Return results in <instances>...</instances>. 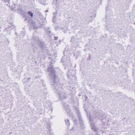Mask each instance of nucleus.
Returning a JSON list of instances; mask_svg holds the SVG:
<instances>
[{
	"instance_id": "29",
	"label": "nucleus",
	"mask_w": 135,
	"mask_h": 135,
	"mask_svg": "<svg viewBox=\"0 0 135 135\" xmlns=\"http://www.w3.org/2000/svg\"><path fill=\"white\" fill-rule=\"evenodd\" d=\"M49 58H50V59H51V56H50V57H49Z\"/></svg>"
},
{
	"instance_id": "7",
	"label": "nucleus",
	"mask_w": 135,
	"mask_h": 135,
	"mask_svg": "<svg viewBox=\"0 0 135 135\" xmlns=\"http://www.w3.org/2000/svg\"><path fill=\"white\" fill-rule=\"evenodd\" d=\"M63 109L65 110V112H66L68 114L70 113V110L69 106L66 104H64L63 105Z\"/></svg>"
},
{
	"instance_id": "28",
	"label": "nucleus",
	"mask_w": 135,
	"mask_h": 135,
	"mask_svg": "<svg viewBox=\"0 0 135 135\" xmlns=\"http://www.w3.org/2000/svg\"><path fill=\"white\" fill-rule=\"evenodd\" d=\"M48 12V10H47L46 11V12Z\"/></svg>"
},
{
	"instance_id": "17",
	"label": "nucleus",
	"mask_w": 135,
	"mask_h": 135,
	"mask_svg": "<svg viewBox=\"0 0 135 135\" xmlns=\"http://www.w3.org/2000/svg\"><path fill=\"white\" fill-rule=\"evenodd\" d=\"M75 37L74 36H73L71 37V42H73L74 41V40Z\"/></svg>"
},
{
	"instance_id": "36",
	"label": "nucleus",
	"mask_w": 135,
	"mask_h": 135,
	"mask_svg": "<svg viewBox=\"0 0 135 135\" xmlns=\"http://www.w3.org/2000/svg\"><path fill=\"white\" fill-rule=\"evenodd\" d=\"M12 10H13V9H12Z\"/></svg>"
},
{
	"instance_id": "32",
	"label": "nucleus",
	"mask_w": 135,
	"mask_h": 135,
	"mask_svg": "<svg viewBox=\"0 0 135 135\" xmlns=\"http://www.w3.org/2000/svg\"><path fill=\"white\" fill-rule=\"evenodd\" d=\"M26 20H27V19H26H26H25V21H26Z\"/></svg>"
},
{
	"instance_id": "22",
	"label": "nucleus",
	"mask_w": 135,
	"mask_h": 135,
	"mask_svg": "<svg viewBox=\"0 0 135 135\" xmlns=\"http://www.w3.org/2000/svg\"><path fill=\"white\" fill-rule=\"evenodd\" d=\"M54 39L55 40H56L58 39V37H57V36H54Z\"/></svg>"
},
{
	"instance_id": "3",
	"label": "nucleus",
	"mask_w": 135,
	"mask_h": 135,
	"mask_svg": "<svg viewBox=\"0 0 135 135\" xmlns=\"http://www.w3.org/2000/svg\"><path fill=\"white\" fill-rule=\"evenodd\" d=\"M32 40L33 41L34 43H37L38 46H40L42 49H45V45L43 42H42L40 40L38 37L36 36H33Z\"/></svg>"
},
{
	"instance_id": "19",
	"label": "nucleus",
	"mask_w": 135,
	"mask_h": 135,
	"mask_svg": "<svg viewBox=\"0 0 135 135\" xmlns=\"http://www.w3.org/2000/svg\"><path fill=\"white\" fill-rule=\"evenodd\" d=\"M3 1H4L5 2H8L9 3L10 0H2Z\"/></svg>"
},
{
	"instance_id": "18",
	"label": "nucleus",
	"mask_w": 135,
	"mask_h": 135,
	"mask_svg": "<svg viewBox=\"0 0 135 135\" xmlns=\"http://www.w3.org/2000/svg\"><path fill=\"white\" fill-rule=\"evenodd\" d=\"M56 18H53V19L52 20V22L54 23L56 22Z\"/></svg>"
},
{
	"instance_id": "8",
	"label": "nucleus",
	"mask_w": 135,
	"mask_h": 135,
	"mask_svg": "<svg viewBox=\"0 0 135 135\" xmlns=\"http://www.w3.org/2000/svg\"><path fill=\"white\" fill-rule=\"evenodd\" d=\"M41 93L43 95H45L47 93V89L45 88L44 89L42 90L41 91Z\"/></svg>"
},
{
	"instance_id": "34",
	"label": "nucleus",
	"mask_w": 135,
	"mask_h": 135,
	"mask_svg": "<svg viewBox=\"0 0 135 135\" xmlns=\"http://www.w3.org/2000/svg\"><path fill=\"white\" fill-rule=\"evenodd\" d=\"M90 55L89 56V57H90Z\"/></svg>"
},
{
	"instance_id": "26",
	"label": "nucleus",
	"mask_w": 135,
	"mask_h": 135,
	"mask_svg": "<svg viewBox=\"0 0 135 135\" xmlns=\"http://www.w3.org/2000/svg\"><path fill=\"white\" fill-rule=\"evenodd\" d=\"M78 132L79 133H80V131H79Z\"/></svg>"
},
{
	"instance_id": "14",
	"label": "nucleus",
	"mask_w": 135,
	"mask_h": 135,
	"mask_svg": "<svg viewBox=\"0 0 135 135\" xmlns=\"http://www.w3.org/2000/svg\"><path fill=\"white\" fill-rule=\"evenodd\" d=\"M57 13V11H56L54 13H53V18H56V15Z\"/></svg>"
},
{
	"instance_id": "31",
	"label": "nucleus",
	"mask_w": 135,
	"mask_h": 135,
	"mask_svg": "<svg viewBox=\"0 0 135 135\" xmlns=\"http://www.w3.org/2000/svg\"><path fill=\"white\" fill-rule=\"evenodd\" d=\"M107 17V15H106L105 17Z\"/></svg>"
},
{
	"instance_id": "2",
	"label": "nucleus",
	"mask_w": 135,
	"mask_h": 135,
	"mask_svg": "<svg viewBox=\"0 0 135 135\" xmlns=\"http://www.w3.org/2000/svg\"><path fill=\"white\" fill-rule=\"evenodd\" d=\"M102 115L101 114V113L99 112L98 110H93V111L92 113L91 114L89 115V120L90 121V126L91 129L95 132H97L98 129L96 127L94 123H92V118H95L100 119L101 118Z\"/></svg>"
},
{
	"instance_id": "12",
	"label": "nucleus",
	"mask_w": 135,
	"mask_h": 135,
	"mask_svg": "<svg viewBox=\"0 0 135 135\" xmlns=\"http://www.w3.org/2000/svg\"><path fill=\"white\" fill-rule=\"evenodd\" d=\"M20 35L21 37H23L25 35V34L24 32L23 31H21V32L20 33Z\"/></svg>"
},
{
	"instance_id": "11",
	"label": "nucleus",
	"mask_w": 135,
	"mask_h": 135,
	"mask_svg": "<svg viewBox=\"0 0 135 135\" xmlns=\"http://www.w3.org/2000/svg\"><path fill=\"white\" fill-rule=\"evenodd\" d=\"M65 120L66 125L67 126V127H69L70 125L69 120L68 119H65Z\"/></svg>"
},
{
	"instance_id": "23",
	"label": "nucleus",
	"mask_w": 135,
	"mask_h": 135,
	"mask_svg": "<svg viewBox=\"0 0 135 135\" xmlns=\"http://www.w3.org/2000/svg\"><path fill=\"white\" fill-rule=\"evenodd\" d=\"M49 133H50V134L49 135H53V133L51 132H50L49 131Z\"/></svg>"
},
{
	"instance_id": "25",
	"label": "nucleus",
	"mask_w": 135,
	"mask_h": 135,
	"mask_svg": "<svg viewBox=\"0 0 135 135\" xmlns=\"http://www.w3.org/2000/svg\"><path fill=\"white\" fill-rule=\"evenodd\" d=\"M98 132H97L95 133V134L96 135H98Z\"/></svg>"
},
{
	"instance_id": "6",
	"label": "nucleus",
	"mask_w": 135,
	"mask_h": 135,
	"mask_svg": "<svg viewBox=\"0 0 135 135\" xmlns=\"http://www.w3.org/2000/svg\"><path fill=\"white\" fill-rule=\"evenodd\" d=\"M67 51H64V52L63 53L64 56H62V60L61 61L63 63L64 62H65V63L69 62H70V57H67L65 55V52H67Z\"/></svg>"
},
{
	"instance_id": "10",
	"label": "nucleus",
	"mask_w": 135,
	"mask_h": 135,
	"mask_svg": "<svg viewBox=\"0 0 135 135\" xmlns=\"http://www.w3.org/2000/svg\"><path fill=\"white\" fill-rule=\"evenodd\" d=\"M106 26V28L108 30L110 31L113 27L112 25L109 24H107Z\"/></svg>"
},
{
	"instance_id": "33",
	"label": "nucleus",
	"mask_w": 135,
	"mask_h": 135,
	"mask_svg": "<svg viewBox=\"0 0 135 135\" xmlns=\"http://www.w3.org/2000/svg\"><path fill=\"white\" fill-rule=\"evenodd\" d=\"M57 5V3H56V6Z\"/></svg>"
},
{
	"instance_id": "4",
	"label": "nucleus",
	"mask_w": 135,
	"mask_h": 135,
	"mask_svg": "<svg viewBox=\"0 0 135 135\" xmlns=\"http://www.w3.org/2000/svg\"><path fill=\"white\" fill-rule=\"evenodd\" d=\"M27 21L28 23H29L30 26H33L34 28H38L41 26L45 25L46 22L45 20H44V22L42 23H41L40 22L38 23L31 19H29Z\"/></svg>"
},
{
	"instance_id": "5",
	"label": "nucleus",
	"mask_w": 135,
	"mask_h": 135,
	"mask_svg": "<svg viewBox=\"0 0 135 135\" xmlns=\"http://www.w3.org/2000/svg\"><path fill=\"white\" fill-rule=\"evenodd\" d=\"M75 110L77 116L79 118L80 122V126L81 127H83V120L82 116L81 114V113L79 109L77 108H75Z\"/></svg>"
},
{
	"instance_id": "20",
	"label": "nucleus",
	"mask_w": 135,
	"mask_h": 135,
	"mask_svg": "<svg viewBox=\"0 0 135 135\" xmlns=\"http://www.w3.org/2000/svg\"><path fill=\"white\" fill-rule=\"evenodd\" d=\"M47 33L48 34H50L51 33V31L50 30H47Z\"/></svg>"
},
{
	"instance_id": "16",
	"label": "nucleus",
	"mask_w": 135,
	"mask_h": 135,
	"mask_svg": "<svg viewBox=\"0 0 135 135\" xmlns=\"http://www.w3.org/2000/svg\"><path fill=\"white\" fill-rule=\"evenodd\" d=\"M28 14L31 17H32L33 16V13L31 12H28Z\"/></svg>"
},
{
	"instance_id": "27",
	"label": "nucleus",
	"mask_w": 135,
	"mask_h": 135,
	"mask_svg": "<svg viewBox=\"0 0 135 135\" xmlns=\"http://www.w3.org/2000/svg\"><path fill=\"white\" fill-rule=\"evenodd\" d=\"M88 97H86V98H85V100H86V99H88Z\"/></svg>"
},
{
	"instance_id": "13",
	"label": "nucleus",
	"mask_w": 135,
	"mask_h": 135,
	"mask_svg": "<svg viewBox=\"0 0 135 135\" xmlns=\"http://www.w3.org/2000/svg\"><path fill=\"white\" fill-rule=\"evenodd\" d=\"M47 128L50 132H51V128L50 125L49 124H48L47 125Z\"/></svg>"
},
{
	"instance_id": "21",
	"label": "nucleus",
	"mask_w": 135,
	"mask_h": 135,
	"mask_svg": "<svg viewBox=\"0 0 135 135\" xmlns=\"http://www.w3.org/2000/svg\"><path fill=\"white\" fill-rule=\"evenodd\" d=\"M26 80H27V79L28 80V81H29L30 79H31V78H25V79Z\"/></svg>"
},
{
	"instance_id": "15",
	"label": "nucleus",
	"mask_w": 135,
	"mask_h": 135,
	"mask_svg": "<svg viewBox=\"0 0 135 135\" xmlns=\"http://www.w3.org/2000/svg\"><path fill=\"white\" fill-rule=\"evenodd\" d=\"M40 83H41V85L42 84V85L43 86H45V85L44 84V81L42 80H40Z\"/></svg>"
},
{
	"instance_id": "35",
	"label": "nucleus",
	"mask_w": 135,
	"mask_h": 135,
	"mask_svg": "<svg viewBox=\"0 0 135 135\" xmlns=\"http://www.w3.org/2000/svg\"><path fill=\"white\" fill-rule=\"evenodd\" d=\"M51 63L52 64V62H51Z\"/></svg>"
},
{
	"instance_id": "1",
	"label": "nucleus",
	"mask_w": 135,
	"mask_h": 135,
	"mask_svg": "<svg viewBox=\"0 0 135 135\" xmlns=\"http://www.w3.org/2000/svg\"><path fill=\"white\" fill-rule=\"evenodd\" d=\"M47 70L49 73L50 79L54 91L61 99H66L67 98L66 94L64 91L63 90V89L65 87V84H61L58 82L55 74V71L52 65H50L48 67Z\"/></svg>"
},
{
	"instance_id": "9",
	"label": "nucleus",
	"mask_w": 135,
	"mask_h": 135,
	"mask_svg": "<svg viewBox=\"0 0 135 135\" xmlns=\"http://www.w3.org/2000/svg\"><path fill=\"white\" fill-rule=\"evenodd\" d=\"M73 122L74 123V125L75 126V127H73L71 129V130H74V131H75L76 129H75L76 128L75 127H76V126H77V125L76 124V122L77 121L76 120V119H75V120H73Z\"/></svg>"
},
{
	"instance_id": "24",
	"label": "nucleus",
	"mask_w": 135,
	"mask_h": 135,
	"mask_svg": "<svg viewBox=\"0 0 135 135\" xmlns=\"http://www.w3.org/2000/svg\"><path fill=\"white\" fill-rule=\"evenodd\" d=\"M40 76H37L36 77V79H38L39 78H40Z\"/></svg>"
},
{
	"instance_id": "30",
	"label": "nucleus",
	"mask_w": 135,
	"mask_h": 135,
	"mask_svg": "<svg viewBox=\"0 0 135 135\" xmlns=\"http://www.w3.org/2000/svg\"><path fill=\"white\" fill-rule=\"evenodd\" d=\"M67 75L68 76V77H69V76H68V74H67Z\"/></svg>"
}]
</instances>
